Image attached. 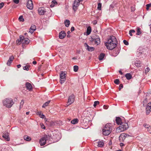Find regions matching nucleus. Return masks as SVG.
<instances>
[{
	"label": "nucleus",
	"mask_w": 151,
	"mask_h": 151,
	"mask_svg": "<svg viewBox=\"0 0 151 151\" xmlns=\"http://www.w3.org/2000/svg\"><path fill=\"white\" fill-rule=\"evenodd\" d=\"M117 41L115 37L112 36L105 43L107 48L109 50H112L115 48L116 46Z\"/></svg>",
	"instance_id": "f257e3e1"
},
{
	"label": "nucleus",
	"mask_w": 151,
	"mask_h": 151,
	"mask_svg": "<svg viewBox=\"0 0 151 151\" xmlns=\"http://www.w3.org/2000/svg\"><path fill=\"white\" fill-rule=\"evenodd\" d=\"M38 13L40 15H47L48 17H50L52 14V11L50 9L48 8L47 10L46 9L43 7H41L38 8Z\"/></svg>",
	"instance_id": "f03ea898"
},
{
	"label": "nucleus",
	"mask_w": 151,
	"mask_h": 151,
	"mask_svg": "<svg viewBox=\"0 0 151 151\" xmlns=\"http://www.w3.org/2000/svg\"><path fill=\"white\" fill-rule=\"evenodd\" d=\"M129 128V126L127 123L126 122H122L119 126L116 129L117 132L119 133Z\"/></svg>",
	"instance_id": "7ed1b4c3"
},
{
	"label": "nucleus",
	"mask_w": 151,
	"mask_h": 151,
	"mask_svg": "<svg viewBox=\"0 0 151 151\" xmlns=\"http://www.w3.org/2000/svg\"><path fill=\"white\" fill-rule=\"evenodd\" d=\"M3 102L4 105L8 108H11L14 104L11 98H6L3 101Z\"/></svg>",
	"instance_id": "20e7f679"
},
{
	"label": "nucleus",
	"mask_w": 151,
	"mask_h": 151,
	"mask_svg": "<svg viewBox=\"0 0 151 151\" xmlns=\"http://www.w3.org/2000/svg\"><path fill=\"white\" fill-rule=\"evenodd\" d=\"M91 41L92 42H94L95 44L97 45L100 44L101 42L100 37L96 35H95L93 36V37L91 38Z\"/></svg>",
	"instance_id": "39448f33"
},
{
	"label": "nucleus",
	"mask_w": 151,
	"mask_h": 151,
	"mask_svg": "<svg viewBox=\"0 0 151 151\" xmlns=\"http://www.w3.org/2000/svg\"><path fill=\"white\" fill-rule=\"evenodd\" d=\"M66 74L63 71L61 72L60 74V82L61 84L63 83L66 80Z\"/></svg>",
	"instance_id": "423d86ee"
},
{
	"label": "nucleus",
	"mask_w": 151,
	"mask_h": 151,
	"mask_svg": "<svg viewBox=\"0 0 151 151\" xmlns=\"http://www.w3.org/2000/svg\"><path fill=\"white\" fill-rule=\"evenodd\" d=\"M74 95L73 94L71 95L68 97V105H70L73 103L74 101Z\"/></svg>",
	"instance_id": "0eeeda50"
},
{
	"label": "nucleus",
	"mask_w": 151,
	"mask_h": 151,
	"mask_svg": "<svg viewBox=\"0 0 151 151\" xmlns=\"http://www.w3.org/2000/svg\"><path fill=\"white\" fill-rule=\"evenodd\" d=\"M27 7L29 9L32 10L33 8V5L32 0H28L27 2Z\"/></svg>",
	"instance_id": "6e6552de"
},
{
	"label": "nucleus",
	"mask_w": 151,
	"mask_h": 151,
	"mask_svg": "<svg viewBox=\"0 0 151 151\" xmlns=\"http://www.w3.org/2000/svg\"><path fill=\"white\" fill-rule=\"evenodd\" d=\"M44 139L46 140V141L48 142L49 144H50L52 143V142H50V141L52 139V137L51 136L49 135H45L43 137Z\"/></svg>",
	"instance_id": "1a4fd4ad"
},
{
	"label": "nucleus",
	"mask_w": 151,
	"mask_h": 151,
	"mask_svg": "<svg viewBox=\"0 0 151 151\" xmlns=\"http://www.w3.org/2000/svg\"><path fill=\"white\" fill-rule=\"evenodd\" d=\"M84 45L86 49L89 51H92L94 50V48L93 47H90L86 43H85Z\"/></svg>",
	"instance_id": "9d476101"
},
{
	"label": "nucleus",
	"mask_w": 151,
	"mask_h": 151,
	"mask_svg": "<svg viewBox=\"0 0 151 151\" xmlns=\"http://www.w3.org/2000/svg\"><path fill=\"white\" fill-rule=\"evenodd\" d=\"M26 88L29 91H32V85L28 82H26L25 83Z\"/></svg>",
	"instance_id": "9b49d317"
},
{
	"label": "nucleus",
	"mask_w": 151,
	"mask_h": 151,
	"mask_svg": "<svg viewBox=\"0 0 151 151\" xmlns=\"http://www.w3.org/2000/svg\"><path fill=\"white\" fill-rule=\"evenodd\" d=\"M111 124L108 123L106 124L104 129L103 130H111V131L112 130V127L111 125Z\"/></svg>",
	"instance_id": "f8f14e48"
},
{
	"label": "nucleus",
	"mask_w": 151,
	"mask_h": 151,
	"mask_svg": "<svg viewBox=\"0 0 151 151\" xmlns=\"http://www.w3.org/2000/svg\"><path fill=\"white\" fill-rule=\"evenodd\" d=\"M66 34L64 31H61L59 34V38L60 39H63L66 36Z\"/></svg>",
	"instance_id": "ddd939ff"
},
{
	"label": "nucleus",
	"mask_w": 151,
	"mask_h": 151,
	"mask_svg": "<svg viewBox=\"0 0 151 151\" xmlns=\"http://www.w3.org/2000/svg\"><path fill=\"white\" fill-rule=\"evenodd\" d=\"M125 133L121 134L119 137V140L120 142H123L125 139Z\"/></svg>",
	"instance_id": "4468645a"
},
{
	"label": "nucleus",
	"mask_w": 151,
	"mask_h": 151,
	"mask_svg": "<svg viewBox=\"0 0 151 151\" xmlns=\"http://www.w3.org/2000/svg\"><path fill=\"white\" fill-rule=\"evenodd\" d=\"M36 30V26L35 25H32L30 28L29 32L31 34H32Z\"/></svg>",
	"instance_id": "2eb2a0df"
},
{
	"label": "nucleus",
	"mask_w": 151,
	"mask_h": 151,
	"mask_svg": "<svg viewBox=\"0 0 151 151\" xmlns=\"http://www.w3.org/2000/svg\"><path fill=\"white\" fill-rule=\"evenodd\" d=\"M46 140L43 137L40 139L39 141V143L41 146H43L45 145L46 143Z\"/></svg>",
	"instance_id": "dca6fc26"
},
{
	"label": "nucleus",
	"mask_w": 151,
	"mask_h": 151,
	"mask_svg": "<svg viewBox=\"0 0 151 151\" xmlns=\"http://www.w3.org/2000/svg\"><path fill=\"white\" fill-rule=\"evenodd\" d=\"M24 36H20L19 38L16 41V43L17 44L20 45V42H22L24 41Z\"/></svg>",
	"instance_id": "f3484780"
},
{
	"label": "nucleus",
	"mask_w": 151,
	"mask_h": 151,
	"mask_svg": "<svg viewBox=\"0 0 151 151\" xmlns=\"http://www.w3.org/2000/svg\"><path fill=\"white\" fill-rule=\"evenodd\" d=\"M111 132V130H103V134L107 136Z\"/></svg>",
	"instance_id": "a211bd4d"
},
{
	"label": "nucleus",
	"mask_w": 151,
	"mask_h": 151,
	"mask_svg": "<svg viewBox=\"0 0 151 151\" xmlns=\"http://www.w3.org/2000/svg\"><path fill=\"white\" fill-rule=\"evenodd\" d=\"M96 143L98 144L97 146L99 147H102L104 146V143L103 141H98Z\"/></svg>",
	"instance_id": "6ab92c4d"
},
{
	"label": "nucleus",
	"mask_w": 151,
	"mask_h": 151,
	"mask_svg": "<svg viewBox=\"0 0 151 151\" xmlns=\"http://www.w3.org/2000/svg\"><path fill=\"white\" fill-rule=\"evenodd\" d=\"M2 137L6 140L7 141H9L10 140L9 136L7 134H4L3 135Z\"/></svg>",
	"instance_id": "aec40b11"
},
{
	"label": "nucleus",
	"mask_w": 151,
	"mask_h": 151,
	"mask_svg": "<svg viewBox=\"0 0 151 151\" xmlns=\"http://www.w3.org/2000/svg\"><path fill=\"white\" fill-rule=\"evenodd\" d=\"M115 121L116 124L118 125L120 124L122 122L121 119L119 117H116Z\"/></svg>",
	"instance_id": "412c9836"
},
{
	"label": "nucleus",
	"mask_w": 151,
	"mask_h": 151,
	"mask_svg": "<svg viewBox=\"0 0 151 151\" xmlns=\"http://www.w3.org/2000/svg\"><path fill=\"white\" fill-rule=\"evenodd\" d=\"M36 114L37 115H38L40 118L42 119H45L46 120V119L45 118V116L44 114H41V111H38L37 112H36Z\"/></svg>",
	"instance_id": "4be33fe9"
},
{
	"label": "nucleus",
	"mask_w": 151,
	"mask_h": 151,
	"mask_svg": "<svg viewBox=\"0 0 151 151\" xmlns=\"http://www.w3.org/2000/svg\"><path fill=\"white\" fill-rule=\"evenodd\" d=\"M125 76L128 80H129L132 78V75L130 73H127L125 75Z\"/></svg>",
	"instance_id": "5701e85b"
},
{
	"label": "nucleus",
	"mask_w": 151,
	"mask_h": 151,
	"mask_svg": "<svg viewBox=\"0 0 151 151\" xmlns=\"http://www.w3.org/2000/svg\"><path fill=\"white\" fill-rule=\"evenodd\" d=\"M105 56V54L103 53H101L99 56V59L100 60H103Z\"/></svg>",
	"instance_id": "b1692460"
},
{
	"label": "nucleus",
	"mask_w": 151,
	"mask_h": 151,
	"mask_svg": "<svg viewBox=\"0 0 151 151\" xmlns=\"http://www.w3.org/2000/svg\"><path fill=\"white\" fill-rule=\"evenodd\" d=\"M64 24L66 27H68L70 24V22L69 20L66 19L65 21Z\"/></svg>",
	"instance_id": "393cba45"
},
{
	"label": "nucleus",
	"mask_w": 151,
	"mask_h": 151,
	"mask_svg": "<svg viewBox=\"0 0 151 151\" xmlns=\"http://www.w3.org/2000/svg\"><path fill=\"white\" fill-rule=\"evenodd\" d=\"M146 114L147 115H148L151 111V107L147 106L146 108Z\"/></svg>",
	"instance_id": "a878e982"
},
{
	"label": "nucleus",
	"mask_w": 151,
	"mask_h": 151,
	"mask_svg": "<svg viewBox=\"0 0 151 151\" xmlns=\"http://www.w3.org/2000/svg\"><path fill=\"white\" fill-rule=\"evenodd\" d=\"M91 27L90 26L88 27L87 28V29L86 33L87 34V35H89L91 33Z\"/></svg>",
	"instance_id": "bb28decb"
},
{
	"label": "nucleus",
	"mask_w": 151,
	"mask_h": 151,
	"mask_svg": "<svg viewBox=\"0 0 151 151\" xmlns=\"http://www.w3.org/2000/svg\"><path fill=\"white\" fill-rule=\"evenodd\" d=\"M24 139L27 141H29L31 140V138L27 135H25L24 137Z\"/></svg>",
	"instance_id": "cd10ccee"
},
{
	"label": "nucleus",
	"mask_w": 151,
	"mask_h": 151,
	"mask_svg": "<svg viewBox=\"0 0 151 151\" xmlns=\"http://www.w3.org/2000/svg\"><path fill=\"white\" fill-rule=\"evenodd\" d=\"M78 119H74L72 120L71 122L72 124H77L78 122Z\"/></svg>",
	"instance_id": "c85d7f7f"
},
{
	"label": "nucleus",
	"mask_w": 151,
	"mask_h": 151,
	"mask_svg": "<svg viewBox=\"0 0 151 151\" xmlns=\"http://www.w3.org/2000/svg\"><path fill=\"white\" fill-rule=\"evenodd\" d=\"M52 4L50 5V6L51 7H52L54 6V4H57V2L55 0H53L52 2Z\"/></svg>",
	"instance_id": "c756f323"
},
{
	"label": "nucleus",
	"mask_w": 151,
	"mask_h": 151,
	"mask_svg": "<svg viewBox=\"0 0 151 151\" xmlns=\"http://www.w3.org/2000/svg\"><path fill=\"white\" fill-rule=\"evenodd\" d=\"M50 101H47L45 102L43 105L42 107L43 108H45L46 106H47L50 103Z\"/></svg>",
	"instance_id": "7c9ffc66"
},
{
	"label": "nucleus",
	"mask_w": 151,
	"mask_h": 151,
	"mask_svg": "<svg viewBox=\"0 0 151 151\" xmlns=\"http://www.w3.org/2000/svg\"><path fill=\"white\" fill-rule=\"evenodd\" d=\"M137 33H136V35H140L141 34V29L140 28L138 27L137 28Z\"/></svg>",
	"instance_id": "2f4dec72"
},
{
	"label": "nucleus",
	"mask_w": 151,
	"mask_h": 151,
	"mask_svg": "<svg viewBox=\"0 0 151 151\" xmlns=\"http://www.w3.org/2000/svg\"><path fill=\"white\" fill-rule=\"evenodd\" d=\"M30 67V66L29 65H27L25 66H24L23 67V69L24 70H26L27 71L29 70V68Z\"/></svg>",
	"instance_id": "473e14b6"
},
{
	"label": "nucleus",
	"mask_w": 151,
	"mask_h": 151,
	"mask_svg": "<svg viewBox=\"0 0 151 151\" xmlns=\"http://www.w3.org/2000/svg\"><path fill=\"white\" fill-rule=\"evenodd\" d=\"M24 41V43H25L26 44H28V43H29L30 40L28 38H24V41Z\"/></svg>",
	"instance_id": "72a5a7b5"
},
{
	"label": "nucleus",
	"mask_w": 151,
	"mask_h": 151,
	"mask_svg": "<svg viewBox=\"0 0 151 151\" xmlns=\"http://www.w3.org/2000/svg\"><path fill=\"white\" fill-rule=\"evenodd\" d=\"M79 1H78V0H75L73 3L74 5L78 6L79 5Z\"/></svg>",
	"instance_id": "f704fd0d"
},
{
	"label": "nucleus",
	"mask_w": 151,
	"mask_h": 151,
	"mask_svg": "<svg viewBox=\"0 0 151 151\" xmlns=\"http://www.w3.org/2000/svg\"><path fill=\"white\" fill-rule=\"evenodd\" d=\"M78 69V67L77 65H75L73 67V70L74 72H76Z\"/></svg>",
	"instance_id": "c9c22d12"
},
{
	"label": "nucleus",
	"mask_w": 151,
	"mask_h": 151,
	"mask_svg": "<svg viewBox=\"0 0 151 151\" xmlns=\"http://www.w3.org/2000/svg\"><path fill=\"white\" fill-rule=\"evenodd\" d=\"M78 6L77 5H75L74 4H73V10L75 12L78 9Z\"/></svg>",
	"instance_id": "e433bc0d"
},
{
	"label": "nucleus",
	"mask_w": 151,
	"mask_h": 151,
	"mask_svg": "<svg viewBox=\"0 0 151 151\" xmlns=\"http://www.w3.org/2000/svg\"><path fill=\"white\" fill-rule=\"evenodd\" d=\"M24 103V100H22L21 102L20 103V108H22Z\"/></svg>",
	"instance_id": "4c0bfd02"
},
{
	"label": "nucleus",
	"mask_w": 151,
	"mask_h": 151,
	"mask_svg": "<svg viewBox=\"0 0 151 151\" xmlns=\"http://www.w3.org/2000/svg\"><path fill=\"white\" fill-rule=\"evenodd\" d=\"M101 3H98V4L97 9L99 10H101Z\"/></svg>",
	"instance_id": "58836bf2"
},
{
	"label": "nucleus",
	"mask_w": 151,
	"mask_h": 151,
	"mask_svg": "<svg viewBox=\"0 0 151 151\" xmlns=\"http://www.w3.org/2000/svg\"><path fill=\"white\" fill-rule=\"evenodd\" d=\"M99 104V102L98 101H94L93 104L94 107H95L96 106V105Z\"/></svg>",
	"instance_id": "ea45409f"
},
{
	"label": "nucleus",
	"mask_w": 151,
	"mask_h": 151,
	"mask_svg": "<svg viewBox=\"0 0 151 151\" xmlns=\"http://www.w3.org/2000/svg\"><path fill=\"white\" fill-rule=\"evenodd\" d=\"M114 82L115 84L117 85H118L119 83V81L118 79H116Z\"/></svg>",
	"instance_id": "a19ab883"
},
{
	"label": "nucleus",
	"mask_w": 151,
	"mask_h": 151,
	"mask_svg": "<svg viewBox=\"0 0 151 151\" xmlns=\"http://www.w3.org/2000/svg\"><path fill=\"white\" fill-rule=\"evenodd\" d=\"M19 19L20 21L23 22L24 21V19L23 18V17L22 16H20L19 17Z\"/></svg>",
	"instance_id": "79ce46f5"
},
{
	"label": "nucleus",
	"mask_w": 151,
	"mask_h": 151,
	"mask_svg": "<svg viewBox=\"0 0 151 151\" xmlns=\"http://www.w3.org/2000/svg\"><path fill=\"white\" fill-rule=\"evenodd\" d=\"M143 126L146 128H149L150 127V126L149 124H144Z\"/></svg>",
	"instance_id": "37998d69"
},
{
	"label": "nucleus",
	"mask_w": 151,
	"mask_h": 151,
	"mask_svg": "<svg viewBox=\"0 0 151 151\" xmlns=\"http://www.w3.org/2000/svg\"><path fill=\"white\" fill-rule=\"evenodd\" d=\"M146 6L147 10H148L149 7L151 6V4H148L147 5H146Z\"/></svg>",
	"instance_id": "c03bdc74"
},
{
	"label": "nucleus",
	"mask_w": 151,
	"mask_h": 151,
	"mask_svg": "<svg viewBox=\"0 0 151 151\" xmlns=\"http://www.w3.org/2000/svg\"><path fill=\"white\" fill-rule=\"evenodd\" d=\"M14 59V57L12 55L10 56L9 58V60L10 61H12Z\"/></svg>",
	"instance_id": "a18cd8bd"
},
{
	"label": "nucleus",
	"mask_w": 151,
	"mask_h": 151,
	"mask_svg": "<svg viewBox=\"0 0 151 151\" xmlns=\"http://www.w3.org/2000/svg\"><path fill=\"white\" fill-rule=\"evenodd\" d=\"M123 42L124 44L126 45H129L128 42L125 40H123Z\"/></svg>",
	"instance_id": "49530a36"
},
{
	"label": "nucleus",
	"mask_w": 151,
	"mask_h": 151,
	"mask_svg": "<svg viewBox=\"0 0 151 151\" xmlns=\"http://www.w3.org/2000/svg\"><path fill=\"white\" fill-rule=\"evenodd\" d=\"M123 88V85L122 84H120L119 85V90L120 91L121 89Z\"/></svg>",
	"instance_id": "de8ad7c7"
},
{
	"label": "nucleus",
	"mask_w": 151,
	"mask_h": 151,
	"mask_svg": "<svg viewBox=\"0 0 151 151\" xmlns=\"http://www.w3.org/2000/svg\"><path fill=\"white\" fill-rule=\"evenodd\" d=\"M4 5V3L3 2L0 4V9H1Z\"/></svg>",
	"instance_id": "09e8293b"
},
{
	"label": "nucleus",
	"mask_w": 151,
	"mask_h": 151,
	"mask_svg": "<svg viewBox=\"0 0 151 151\" xmlns=\"http://www.w3.org/2000/svg\"><path fill=\"white\" fill-rule=\"evenodd\" d=\"M150 69L148 67H147L146 68V69L145 70V72L146 73L150 71Z\"/></svg>",
	"instance_id": "8fccbe9b"
},
{
	"label": "nucleus",
	"mask_w": 151,
	"mask_h": 151,
	"mask_svg": "<svg viewBox=\"0 0 151 151\" xmlns=\"http://www.w3.org/2000/svg\"><path fill=\"white\" fill-rule=\"evenodd\" d=\"M12 61H10L8 60L7 63V65L9 66L10 65L11 63H12Z\"/></svg>",
	"instance_id": "3c124183"
},
{
	"label": "nucleus",
	"mask_w": 151,
	"mask_h": 151,
	"mask_svg": "<svg viewBox=\"0 0 151 151\" xmlns=\"http://www.w3.org/2000/svg\"><path fill=\"white\" fill-rule=\"evenodd\" d=\"M13 2L16 4H18L19 2V0H13Z\"/></svg>",
	"instance_id": "603ef678"
},
{
	"label": "nucleus",
	"mask_w": 151,
	"mask_h": 151,
	"mask_svg": "<svg viewBox=\"0 0 151 151\" xmlns=\"http://www.w3.org/2000/svg\"><path fill=\"white\" fill-rule=\"evenodd\" d=\"M41 127L42 128L44 129H45V127L44 124H41Z\"/></svg>",
	"instance_id": "864d4df0"
},
{
	"label": "nucleus",
	"mask_w": 151,
	"mask_h": 151,
	"mask_svg": "<svg viewBox=\"0 0 151 151\" xmlns=\"http://www.w3.org/2000/svg\"><path fill=\"white\" fill-rule=\"evenodd\" d=\"M103 107L105 109H107L108 108V106L106 105H104L103 106Z\"/></svg>",
	"instance_id": "5fc2aeb1"
},
{
	"label": "nucleus",
	"mask_w": 151,
	"mask_h": 151,
	"mask_svg": "<svg viewBox=\"0 0 151 151\" xmlns=\"http://www.w3.org/2000/svg\"><path fill=\"white\" fill-rule=\"evenodd\" d=\"M74 27H72L71 28L70 30L71 32H72L73 31H74Z\"/></svg>",
	"instance_id": "6e6d98bb"
},
{
	"label": "nucleus",
	"mask_w": 151,
	"mask_h": 151,
	"mask_svg": "<svg viewBox=\"0 0 151 151\" xmlns=\"http://www.w3.org/2000/svg\"><path fill=\"white\" fill-rule=\"evenodd\" d=\"M147 99H145V100H144L143 101V103H147Z\"/></svg>",
	"instance_id": "4d7b16f0"
},
{
	"label": "nucleus",
	"mask_w": 151,
	"mask_h": 151,
	"mask_svg": "<svg viewBox=\"0 0 151 151\" xmlns=\"http://www.w3.org/2000/svg\"><path fill=\"white\" fill-rule=\"evenodd\" d=\"M130 32H131V33H134L135 32V30H134V29H132V30H130L129 31Z\"/></svg>",
	"instance_id": "13d9d810"
},
{
	"label": "nucleus",
	"mask_w": 151,
	"mask_h": 151,
	"mask_svg": "<svg viewBox=\"0 0 151 151\" xmlns=\"http://www.w3.org/2000/svg\"><path fill=\"white\" fill-rule=\"evenodd\" d=\"M32 63L34 65H35L37 64V62L36 61H34L33 62H32Z\"/></svg>",
	"instance_id": "bf43d9fd"
},
{
	"label": "nucleus",
	"mask_w": 151,
	"mask_h": 151,
	"mask_svg": "<svg viewBox=\"0 0 151 151\" xmlns=\"http://www.w3.org/2000/svg\"><path fill=\"white\" fill-rule=\"evenodd\" d=\"M21 65L20 64L18 65H17V67L18 68H19L20 67H21Z\"/></svg>",
	"instance_id": "052dcab7"
},
{
	"label": "nucleus",
	"mask_w": 151,
	"mask_h": 151,
	"mask_svg": "<svg viewBox=\"0 0 151 151\" xmlns=\"http://www.w3.org/2000/svg\"><path fill=\"white\" fill-rule=\"evenodd\" d=\"M119 73L121 75H122L123 74V73L122 72L121 70H120L119 71Z\"/></svg>",
	"instance_id": "680f3d73"
},
{
	"label": "nucleus",
	"mask_w": 151,
	"mask_h": 151,
	"mask_svg": "<svg viewBox=\"0 0 151 151\" xmlns=\"http://www.w3.org/2000/svg\"><path fill=\"white\" fill-rule=\"evenodd\" d=\"M125 134L126 135H125V137L126 138V137H127V136H129V135L128 134Z\"/></svg>",
	"instance_id": "e2e57ef3"
},
{
	"label": "nucleus",
	"mask_w": 151,
	"mask_h": 151,
	"mask_svg": "<svg viewBox=\"0 0 151 151\" xmlns=\"http://www.w3.org/2000/svg\"><path fill=\"white\" fill-rule=\"evenodd\" d=\"M136 65L137 67H140L139 64H138V63H137L136 64Z\"/></svg>",
	"instance_id": "0e129e2a"
},
{
	"label": "nucleus",
	"mask_w": 151,
	"mask_h": 151,
	"mask_svg": "<svg viewBox=\"0 0 151 151\" xmlns=\"http://www.w3.org/2000/svg\"><path fill=\"white\" fill-rule=\"evenodd\" d=\"M129 35L131 36H132V33H131V32H130V31H129Z\"/></svg>",
	"instance_id": "69168bd1"
},
{
	"label": "nucleus",
	"mask_w": 151,
	"mask_h": 151,
	"mask_svg": "<svg viewBox=\"0 0 151 151\" xmlns=\"http://www.w3.org/2000/svg\"><path fill=\"white\" fill-rule=\"evenodd\" d=\"M29 114V111L27 112H26V114L27 115Z\"/></svg>",
	"instance_id": "338daca9"
},
{
	"label": "nucleus",
	"mask_w": 151,
	"mask_h": 151,
	"mask_svg": "<svg viewBox=\"0 0 151 151\" xmlns=\"http://www.w3.org/2000/svg\"><path fill=\"white\" fill-rule=\"evenodd\" d=\"M123 145H124V144L123 143H121L120 144V146H123Z\"/></svg>",
	"instance_id": "774afa93"
}]
</instances>
